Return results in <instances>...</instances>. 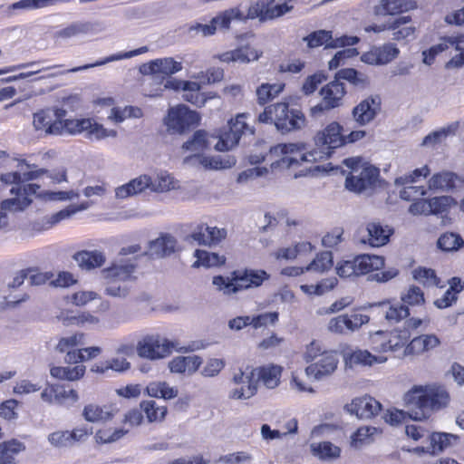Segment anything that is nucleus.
Masks as SVG:
<instances>
[{"instance_id":"nucleus-21","label":"nucleus","mask_w":464,"mask_h":464,"mask_svg":"<svg viewBox=\"0 0 464 464\" xmlns=\"http://www.w3.org/2000/svg\"><path fill=\"white\" fill-rule=\"evenodd\" d=\"M244 13L238 6L226 9L213 17L209 24H197L193 26L195 30L200 32L204 36L214 35L219 28L220 30H228L233 20H242Z\"/></svg>"},{"instance_id":"nucleus-53","label":"nucleus","mask_w":464,"mask_h":464,"mask_svg":"<svg viewBox=\"0 0 464 464\" xmlns=\"http://www.w3.org/2000/svg\"><path fill=\"white\" fill-rule=\"evenodd\" d=\"M84 334L74 333L73 334L66 337H62L58 341L55 350L60 353H65V362L69 363L68 353L75 352V347L83 344Z\"/></svg>"},{"instance_id":"nucleus-26","label":"nucleus","mask_w":464,"mask_h":464,"mask_svg":"<svg viewBox=\"0 0 464 464\" xmlns=\"http://www.w3.org/2000/svg\"><path fill=\"white\" fill-rule=\"evenodd\" d=\"M339 360L334 351H324L320 358L311 362L305 368L308 377L321 380L333 374L337 369Z\"/></svg>"},{"instance_id":"nucleus-4","label":"nucleus","mask_w":464,"mask_h":464,"mask_svg":"<svg viewBox=\"0 0 464 464\" xmlns=\"http://www.w3.org/2000/svg\"><path fill=\"white\" fill-rule=\"evenodd\" d=\"M269 278L270 275L266 270L243 268L232 271L228 277L215 276L212 284L217 290L229 295L259 287Z\"/></svg>"},{"instance_id":"nucleus-28","label":"nucleus","mask_w":464,"mask_h":464,"mask_svg":"<svg viewBox=\"0 0 464 464\" xmlns=\"http://www.w3.org/2000/svg\"><path fill=\"white\" fill-rule=\"evenodd\" d=\"M347 410L360 419H371L382 410V404L371 396L355 398L347 405Z\"/></svg>"},{"instance_id":"nucleus-32","label":"nucleus","mask_w":464,"mask_h":464,"mask_svg":"<svg viewBox=\"0 0 464 464\" xmlns=\"http://www.w3.org/2000/svg\"><path fill=\"white\" fill-rule=\"evenodd\" d=\"M380 309V313L390 324L400 323L408 318L410 309L402 303H393L392 300H384L375 304Z\"/></svg>"},{"instance_id":"nucleus-10","label":"nucleus","mask_w":464,"mask_h":464,"mask_svg":"<svg viewBox=\"0 0 464 464\" xmlns=\"http://www.w3.org/2000/svg\"><path fill=\"white\" fill-rule=\"evenodd\" d=\"M137 353L140 357L150 360H160L169 357L173 351L179 353H187L192 351L191 348L179 347L176 341L169 340L160 335H146L141 341L138 342Z\"/></svg>"},{"instance_id":"nucleus-40","label":"nucleus","mask_w":464,"mask_h":464,"mask_svg":"<svg viewBox=\"0 0 464 464\" xmlns=\"http://www.w3.org/2000/svg\"><path fill=\"white\" fill-rule=\"evenodd\" d=\"M25 449V445L17 439L0 443V464H16V456Z\"/></svg>"},{"instance_id":"nucleus-24","label":"nucleus","mask_w":464,"mask_h":464,"mask_svg":"<svg viewBox=\"0 0 464 464\" xmlns=\"http://www.w3.org/2000/svg\"><path fill=\"white\" fill-rule=\"evenodd\" d=\"M271 153H278L288 156V159H295V167L298 168L303 162L321 161L314 149L306 150L304 143H279L270 148Z\"/></svg>"},{"instance_id":"nucleus-12","label":"nucleus","mask_w":464,"mask_h":464,"mask_svg":"<svg viewBox=\"0 0 464 464\" xmlns=\"http://www.w3.org/2000/svg\"><path fill=\"white\" fill-rule=\"evenodd\" d=\"M246 113H239L228 121L227 127L218 130V140L214 143L216 150L228 151L238 144L243 134L255 133L254 128L246 123Z\"/></svg>"},{"instance_id":"nucleus-30","label":"nucleus","mask_w":464,"mask_h":464,"mask_svg":"<svg viewBox=\"0 0 464 464\" xmlns=\"http://www.w3.org/2000/svg\"><path fill=\"white\" fill-rule=\"evenodd\" d=\"M366 231L367 235L362 241L373 247H379L386 245L390 241V237L394 233L392 227L376 221L367 223Z\"/></svg>"},{"instance_id":"nucleus-20","label":"nucleus","mask_w":464,"mask_h":464,"mask_svg":"<svg viewBox=\"0 0 464 464\" xmlns=\"http://www.w3.org/2000/svg\"><path fill=\"white\" fill-rule=\"evenodd\" d=\"M186 240L199 246H216L227 237V230L206 223L191 224Z\"/></svg>"},{"instance_id":"nucleus-14","label":"nucleus","mask_w":464,"mask_h":464,"mask_svg":"<svg viewBox=\"0 0 464 464\" xmlns=\"http://www.w3.org/2000/svg\"><path fill=\"white\" fill-rule=\"evenodd\" d=\"M60 129L61 135L63 133L75 135L85 132L88 138H95L97 140L104 139L109 135L107 130L102 124L90 118H61Z\"/></svg>"},{"instance_id":"nucleus-23","label":"nucleus","mask_w":464,"mask_h":464,"mask_svg":"<svg viewBox=\"0 0 464 464\" xmlns=\"http://www.w3.org/2000/svg\"><path fill=\"white\" fill-rule=\"evenodd\" d=\"M41 398L49 404L60 406L73 404L78 401L79 395L76 390L66 384H47L41 392Z\"/></svg>"},{"instance_id":"nucleus-7","label":"nucleus","mask_w":464,"mask_h":464,"mask_svg":"<svg viewBox=\"0 0 464 464\" xmlns=\"http://www.w3.org/2000/svg\"><path fill=\"white\" fill-rule=\"evenodd\" d=\"M343 164L350 169L345 179V186L349 190L362 192L376 184L380 176L379 169L362 158H348L343 160Z\"/></svg>"},{"instance_id":"nucleus-2","label":"nucleus","mask_w":464,"mask_h":464,"mask_svg":"<svg viewBox=\"0 0 464 464\" xmlns=\"http://www.w3.org/2000/svg\"><path fill=\"white\" fill-rule=\"evenodd\" d=\"M385 259L382 256L362 254L353 259H342L335 266L336 274L343 279H356L359 276L371 275V278L378 283H386L399 275V270L391 267L385 270Z\"/></svg>"},{"instance_id":"nucleus-41","label":"nucleus","mask_w":464,"mask_h":464,"mask_svg":"<svg viewBox=\"0 0 464 464\" xmlns=\"http://www.w3.org/2000/svg\"><path fill=\"white\" fill-rule=\"evenodd\" d=\"M411 15L400 16L393 21H399L398 26L394 29H391L392 31V40L396 42H410L415 38L417 28L409 24L411 22Z\"/></svg>"},{"instance_id":"nucleus-31","label":"nucleus","mask_w":464,"mask_h":464,"mask_svg":"<svg viewBox=\"0 0 464 464\" xmlns=\"http://www.w3.org/2000/svg\"><path fill=\"white\" fill-rule=\"evenodd\" d=\"M398 54L399 49L394 44H385L362 53L361 59L369 64H386L395 59Z\"/></svg>"},{"instance_id":"nucleus-15","label":"nucleus","mask_w":464,"mask_h":464,"mask_svg":"<svg viewBox=\"0 0 464 464\" xmlns=\"http://www.w3.org/2000/svg\"><path fill=\"white\" fill-rule=\"evenodd\" d=\"M346 92L344 84L334 77V80L321 88L322 103L311 108V115L317 116L326 110L339 107Z\"/></svg>"},{"instance_id":"nucleus-16","label":"nucleus","mask_w":464,"mask_h":464,"mask_svg":"<svg viewBox=\"0 0 464 464\" xmlns=\"http://www.w3.org/2000/svg\"><path fill=\"white\" fill-rule=\"evenodd\" d=\"M306 118L302 111L291 109L287 102H277L275 126L282 132L301 130L305 126Z\"/></svg>"},{"instance_id":"nucleus-37","label":"nucleus","mask_w":464,"mask_h":464,"mask_svg":"<svg viewBox=\"0 0 464 464\" xmlns=\"http://www.w3.org/2000/svg\"><path fill=\"white\" fill-rule=\"evenodd\" d=\"M74 366H55L50 368V375L59 381L76 382L81 380L86 372L83 364L74 363Z\"/></svg>"},{"instance_id":"nucleus-52","label":"nucleus","mask_w":464,"mask_h":464,"mask_svg":"<svg viewBox=\"0 0 464 464\" xmlns=\"http://www.w3.org/2000/svg\"><path fill=\"white\" fill-rule=\"evenodd\" d=\"M130 368V363L125 358H111L92 366L91 371L95 373L103 374L109 370L123 372Z\"/></svg>"},{"instance_id":"nucleus-44","label":"nucleus","mask_w":464,"mask_h":464,"mask_svg":"<svg viewBox=\"0 0 464 464\" xmlns=\"http://www.w3.org/2000/svg\"><path fill=\"white\" fill-rule=\"evenodd\" d=\"M428 445L425 451L430 454H439L450 446V440L454 438L451 434L445 432H431L428 434Z\"/></svg>"},{"instance_id":"nucleus-62","label":"nucleus","mask_w":464,"mask_h":464,"mask_svg":"<svg viewBox=\"0 0 464 464\" xmlns=\"http://www.w3.org/2000/svg\"><path fill=\"white\" fill-rule=\"evenodd\" d=\"M190 83L191 85L184 89L183 98L185 101L197 107H202L207 102V97L201 92V85L197 82L190 81Z\"/></svg>"},{"instance_id":"nucleus-38","label":"nucleus","mask_w":464,"mask_h":464,"mask_svg":"<svg viewBox=\"0 0 464 464\" xmlns=\"http://www.w3.org/2000/svg\"><path fill=\"white\" fill-rule=\"evenodd\" d=\"M450 287L440 298L434 301V305L440 309L451 306L458 300L459 294L464 289V283L459 277L454 276L450 281Z\"/></svg>"},{"instance_id":"nucleus-46","label":"nucleus","mask_w":464,"mask_h":464,"mask_svg":"<svg viewBox=\"0 0 464 464\" xmlns=\"http://www.w3.org/2000/svg\"><path fill=\"white\" fill-rule=\"evenodd\" d=\"M146 392L153 398L170 400L178 396L179 390L166 382H151L147 385Z\"/></svg>"},{"instance_id":"nucleus-17","label":"nucleus","mask_w":464,"mask_h":464,"mask_svg":"<svg viewBox=\"0 0 464 464\" xmlns=\"http://www.w3.org/2000/svg\"><path fill=\"white\" fill-rule=\"evenodd\" d=\"M309 48H317L324 45L326 49L353 46L360 42L357 36L342 35L334 38L333 32L328 30H316L304 37Z\"/></svg>"},{"instance_id":"nucleus-63","label":"nucleus","mask_w":464,"mask_h":464,"mask_svg":"<svg viewBox=\"0 0 464 464\" xmlns=\"http://www.w3.org/2000/svg\"><path fill=\"white\" fill-rule=\"evenodd\" d=\"M82 415L84 419L91 422L107 420L112 418L113 413L96 404H88L84 407Z\"/></svg>"},{"instance_id":"nucleus-34","label":"nucleus","mask_w":464,"mask_h":464,"mask_svg":"<svg viewBox=\"0 0 464 464\" xmlns=\"http://www.w3.org/2000/svg\"><path fill=\"white\" fill-rule=\"evenodd\" d=\"M202 364L201 357L198 355L176 356L169 362V369L172 373L192 374Z\"/></svg>"},{"instance_id":"nucleus-49","label":"nucleus","mask_w":464,"mask_h":464,"mask_svg":"<svg viewBox=\"0 0 464 464\" xmlns=\"http://www.w3.org/2000/svg\"><path fill=\"white\" fill-rule=\"evenodd\" d=\"M334 266V256L331 251H322L316 254L314 258L305 266L308 271L324 274Z\"/></svg>"},{"instance_id":"nucleus-64","label":"nucleus","mask_w":464,"mask_h":464,"mask_svg":"<svg viewBox=\"0 0 464 464\" xmlns=\"http://www.w3.org/2000/svg\"><path fill=\"white\" fill-rule=\"evenodd\" d=\"M314 246L310 242H301L294 246L282 247L276 251L275 255L277 259H294L300 252H312Z\"/></svg>"},{"instance_id":"nucleus-33","label":"nucleus","mask_w":464,"mask_h":464,"mask_svg":"<svg viewBox=\"0 0 464 464\" xmlns=\"http://www.w3.org/2000/svg\"><path fill=\"white\" fill-rule=\"evenodd\" d=\"M418 7L415 0H381L376 13L382 15H398Z\"/></svg>"},{"instance_id":"nucleus-25","label":"nucleus","mask_w":464,"mask_h":464,"mask_svg":"<svg viewBox=\"0 0 464 464\" xmlns=\"http://www.w3.org/2000/svg\"><path fill=\"white\" fill-rule=\"evenodd\" d=\"M381 110V97L379 95H370L353 107L352 115L359 126H365L374 121Z\"/></svg>"},{"instance_id":"nucleus-58","label":"nucleus","mask_w":464,"mask_h":464,"mask_svg":"<svg viewBox=\"0 0 464 464\" xmlns=\"http://www.w3.org/2000/svg\"><path fill=\"white\" fill-rule=\"evenodd\" d=\"M401 300L404 305L423 306L426 303L423 291L417 285H410L401 295Z\"/></svg>"},{"instance_id":"nucleus-3","label":"nucleus","mask_w":464,"mask_h":464,"mask_svg":"<svg viewBox=\"0 0 464 464\" xmlns=\"http://www.w3.org/2000/svg\"><path fill=\"white\" fill-rule=\"evenodd\" d=\"M450 401L449 392L440 386H413L404 395V403L411 419L421 420L445 408Z\"/></svg>"},{"instance_id":"nucleus-48","label":"nucleus","mask_w":464,"mask_h":464,"mask_svg":"<svg viewBox=\"0 0 464 464\" xmlns=\"http://www.w3.org/2000/svg\"><path fill=\"white\" fill-rule=\"evenodd\" d=\"M413 278L425 287H444V284L431 268L419 266L413 270Z\"/></svg>"},{"instance_id":"nucleus-9","label":"nucleus","mask_w":464,"mask_h":464,"mask_svg":"<svg viewBox=\"0 0 464 464\" xmlns=\"http://www.w3.org/2000/svg\"><path fill=\"white\" fill-rule=\"evenodd\" d=\"M218 140V130H216L215 133L209 134L204 130H198L194 132L191 139L183 144L182 149L193 153L192 156L187 160L195 159L198 160L200 165L205 169H218L225 167L222 160L215 157H206L202 155L205 150H208L211 145Z\"/></svg>"},{"instance_id":"nucleus-35","label":"nucleus","mask_w":464,"mask_h":464,"mask_svg":"<svg viewBox=\"0 0 464 464\" xmlns=\"http://www.w3.org/2000/svg\"><path fill=\"white\" fill-rule=\"evenodd\" d=\"M440 344V340L435 334H420L410 339L408 343V354L420 355L429 353Z\"/></svg>"},{"instance_id":"nucleus-39","label":"nucleus","mask_w":464,"mask_h":464,"mask_svg":"<svg viewBox=\"0 0 464 464\" xmlns=\"http://www.w3.org/2000/svg\"><path fill=\"white\" fill-rule=\"evenodd\" d=\"M73 259L82 269L91 270L101 267L105 263V256L103 253L93 250H82L73 255Z\"/></svg>"},{"instance_id":"nucleus-18","label":"nucleus","mask_w":464,"mask_h":464,"mask_svg":"<svg viewBox=\"0 0 464 464\" xmlns=\"http://www.w3.org/2000/svg\"><path fill=\"white\" fill-rule=\"evenodd\" d=\"M369 321V315L355 309L351 314H343L331 318L327 329L332 334L344 335L358 331Z\"/></svg>"},{"instance_id":"nucleus-42","label":"nucleus","mask_w":464,"mask_h":464,"mask_svg":"<svg viewBox=\"0 0 464 464\" xmlns=\"http://www.w3.org/2000/svg\"><path fill=\"white\" fill-rule=\"evenodd\" d=\"M59 319L63 321V323L66 325H75L79 327L97 325L101 322V318L97 315H94L91 312L83 311L80 312L77 314H66L64 315L62 313L59 315Z\"/></svg>"},{"instance_id":"nucleus-54","label":"nucleus","mask_w":464,"mask_h":464,"mask_svg":"<svg viewBox=\"0 0 464 464\" xmlns=\"http://www.w3.org/2000/svg\"><path fill=\"white\" fill-rule=\"evenodd\" d=\"M284 88V83H262L256 89V100L258 104H267L282 92Z\"/></svg>"},{"instance_id":"nucleus-27","label":"nucleus","mask_w":464,"mask_h":464,"mask_svg":"<svg viewBox=\"0 0 464 464\" xmlns=\"http://www.w3.org/2000/svg\"><path fill=\"white\" fill-rule=\"evenodd\" d=\"M183 69L182 62L176 61L173 57H164L151 60L144 65V72L152 75L169 77Z\"/></svg>"},{"instance_id":"nucleus-60","label":"nucleus","mask_w":464,"mask_h":464,"mask_svg":"<svg viewBox=\"0 0 464 464\" xmlns=\"http://www.w3.org/2000/svg\"><path fill=\"white\" fill-rule=\"evenodd\" d=\"M102 348L99 346H91L85 348H79L75 352L68 353L69 363H82L102 354Z\"/></svg>"},{"instance_id":"nucleus-36","label":"nucleus","mask_w":464,"mask_h":464,"mask_svg":"<svg viewBox=\"0 0 464 464\" xmlns=\"http://www.w3.org/2000/svg\"><path fill=\"white\" fill-rule=\"evenodd\" d=\"M152 179L148 175H140L130 182L119 187L115 190L118 198H126L128 197L143 192L146 188L150 189Z\"/></svg>"},{"instance_id":"nucleus-57","label":"nucleus","mask_w":464,"mask_h":464,"mask_svg":"<svg viewBox=\"0 0 464 464\" xmlns=\"http://www.w3.org/2000/svg\"><path fill=\"white\" fill-rule=\"evenodd\" d=\"M338 284L336 277H328L321 280L315 285H302L301 290L309 295H322L328 291L333 290Z\"/></svg>"},{"instance_id":"nucleus-5","label":"nucleus","mask_w":464,"mask_h":464,"mask_svg":"<svg viewBox=\"0 0 464 464\" xmlns=\"http://www.w3.org/2000/svg\"><path fill=\"white\" fill-rule=\"evenodd\" d=\"M137 264L132 260H121L113 262L110 266L102 269V276L106 281L104 294L111 297L124 298L130 293L129 282H134Z\"/></svg>"},{"instance_id":"nucleus-59","label":"nucleus","mask_w":464,"mask_h":464,"mask_svg":"<svg viewBox=\"0 0 464 464\" xmlns=\"http://www.w3.org/2000/svg\"><path fill=\"white\" fill-rule=\"evenodd\" d=\"M437 245L445 252L457 251L464 246V240L459 234L446 232L439 237Z\"/></svg>"},{"instance_id":"nucleus-50","label":"nucleus","mask_w":464,"mask_h":464,"mask_svg":"<svg viewBox=\"0 0 464 464\" xmlns=\"http://www.w3.org/2000/svg\"><path fill=\"white\" fill-rule=\"evenodd\" d=\"M334 77L339 82L346 81L354 87L364 88L369 84L367 75L353 68H343L335 73Z\"/></svg>"},{"instance_id":"nucleus-8","label":"nucleus","mask_w":464,"mask_h":464,"mask_svg":"<svg viewBox=\"0 0 464 464\" xmlns=\"http://www.w3.org/2000/svg\"><path fill=\"white\" fill-rule=\"evenodd\" d=\"M282 367L268 364L251 369L248 376V385L234 389L231 393L233 399H249L257 392L258 382H262L266 388L274 389L280 382Z\"/></svg>"},{"instance_id":"nucleus-13","label":"nucleus","mask_w":464,"mask_h":464,"mask_svg":"<svg viewBox=\"0 0 464 464\" xmlns=\"http://www.w3.org/2000/svg\"><path fill=\"white\" fill-rule=\"evenodd\" d=\"M200 116L185 105L171 108L166 117V125L175 133H185L199 124Z\"/></svg>"},{"instance_id":"nucleus-11","label":"nucleus","mask_w":464,"mask_h":464,"mask_svg":"<svg viewBox=\"0 0 464 464\" xmlns=\"http://www.w3.org/2000/svg\"><path fill=\"white\" fill-rule=\"evenodd\" d=\"M314 142L318 155L317 159L327 160L335 149L345 145L343 127L337 121L328 123L323 130L316 132Z\"/></svg>"},{"instance_id":"nucleus-47","label":"nucleus","mask_w":464,"mask_h":464,"mask_svg":"<svg viewBox=\"0 0 464 464\" xmlns=\"http://www.w3.org/2000/svg\"><path fill=\"white\" fill-rule=\"evenodd\" d=\"M194 256L197 258L193 263V267H212V266H220L225 265L226 256L218 255L217 253L208 252L202 249H196L194 253Z\"/></svg>"},{"instance_id":"nucleus-56","label":"nucleus","mask_w":464,"mask_h":464,"mask_svg":"<svg viewBox=\"0 0 464 464\" xmlns=\"http://www.w3.org/2000/svg\"><path fill=\"white\" fill-rule=\"evenodd\" d=\"M387 360V357L382 355H373L367 350L353 351L349 356L351 364L369 365L372 366L375 363H382Z\"/></svg>"},{"instance_id":"nucleus-43","label":"nucleus","mask_w":464,"mask_h":464,"mask_svg":"<svg viewBox=\"0 0 464 464\" xmlns=\"http://www.w3.org/2000/svg\"><path fill=\"white\" fill-rule=\"evenodd\" d=\"M459 178L451 171L435 173L429 180L430 189L449 191L456 188Z\"/></svg>"},{"instance_id":"nucleus-6","label":"nucleus","mask_w":464,"mask_h":464,"mask_svg":"<svg viewBox=\"0 0 464 464\" xmlns=\"http://www.w3.org/2000/svg\"><path fill=\"white\" fill-rule=\"evenodd\" d=\"M411 333L408 329L397 328L392 331H377L370 335L371 349L380 354L391 353L394 357L409 356L408 343Z\"/></svg>"},{"instance_id":"nucleus-45","label":"nucleus","mask_w":464,"mask_h":464,"mask_svg":"<svg viewBox=\"0 0 464 464\" xmlns=\"http://www.w3.org/2000/svg\"><path fill=\"white\" fill-rule=\"evenodd\" d=\"M218 58L224 63L240 62L248 63L256 60L258 55L250 50L249 46H241L231 51L224 52L218 55Z\"/></svg>"},{"instance_id":"nucleus-61","label":"nucleus","mask_w":464,"mask_h":464,"mask_svg":"<svg viewBox=\"0 0 464 464\" xmlns=\"http://www.w3.org/2000/svg\"><path fill=\"white\" fill-rule=\"evenodd\" d=\"M312 452L314 456L322 459H335L340 456L341 450L330 441H323L311 445Z\"/></svg>"},{"instance_id":"nucleus-55","label":"nucleus","mask_w":464,"mask_h":464,"mask_svg":"<svg viewBox=\"0 0 464 464\" xmlns=\"http://www.w3.org/2000/svg\"><path fill=\"white\" fill-rule=\"evenodd\" d=\"M140 410L149 422L162 421L168 412L166 406H158L154 401H143L140 402Z\"/></svg>"},{"instance_id":"nucleus-22","label":"nucleus","mask_w":464,"mask_h":464,"mask_svg":"<svg viewBox=\"0 0 464 464\" xmlns=\"http://www.w3.org/2000/svg\"><path fill=\"white\" fill-rule=\"evenodd\" d=\"M66 116L63 108H54L53 113L50 109L41 110L34 114V126L36 130L49 135H61V118Z\"/></svg>"},{"instance_id":"nucleus-19","label":"nucleus","mask_w":464,"mask_h":464,"mask_svg":"<svg viewBox=\"0 0 464 464\" xmlns=\"http://www.w3.org/2000/svg\"><path fill=\"white\" fill-rule=\"evenodd\" d=\"M276 0H257L248 7L247 14H244L241 21L258 18L260 21L278 18L293 9L286 3L275 5Z\"/></svg>"},{"instance_id":"nucleus-51","label":"nucleus","mask_w":464,"mask_h":464,"mask_svg":"<svg viewBox=\"0 0 464 464\" xmlns=\"http://www.w3.org/2000/svg\"><path fill=\"white\" fill-rule=\"evenodd\" d=\"M178 242L176 238L169 234H164L150 243V248L155 254L161 256L171 255L176 252Z\"/></svg>"},{"instance_id":"nucleus-29","label":"nucleus","mask_w":464,"mask_h":464,"mask_svg":"<svg viewBox=\"0 0 464 464\" xmlns=\"http://www.w3.org/2000/svg\"><path fill=\"white\" fill-rule=\"evenodd\" d=\"M268 160L270 161V171L273 173L287 171L290 169H295V159H288V156L271 153L270 150L266 155H254L249 156V161L252 164H259Z\"/></svg>"},{"instance_id":"nucleus-1","label":"nucleus","mask_w":464,"mask_h":464,"mask_svg":"<svg viewBox=\"0 0 464 464\" xmlns=\"http://www.w3.org/2000/svg\"><path fill=\"white\" fill-rule=\"evenodd\" d=\"M48 170L39 169L24 172L23 175L17 171L8 172L1 176V181L12 185L10 189L13 198L5 199L1 203L4 210H23L33 202V197L44 200H66L72 198V191H40L37 184L27 183L38 177L48 174Z\"/></svg>"}]
</instances>
